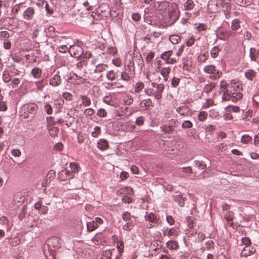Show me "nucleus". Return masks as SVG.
Segmentation results:
<instances>
[{"label":"nucleus","mask_w":259,"mask_h":259,"mask_svg":"<svg viewBox=\"0 0 259 259\" xmlns=\"http://www.w3.org/2000/svg\"><path fill=\"white\" fill-rule=\"evenodd\" d=\"M241 90H242V86L239 81L231 80L229 84V89H227L222 94V101L232 102L240 101L243 97V95L240 92Z\"/></svg>","instance_id":"1"},{"label":"nucleus","mask_w":259,"mask_h":259,"mask_svg":"<svg viewBox=\"0 0 259 259\" xmlns=\"http://www.w3.org/2000/svg\"><path fill=\"white\" fill-rule=\"evenodd\" d=\"M61 247L60 239L54 236L49 239L44 247V253L47 259H56V251Z\"/></svg>","instance_id":"2"},{"label":"nucleus","mask_w":259,"mask_h":259,"mask_svg":"<svg viewBox=\"0 0 259 259\" xmlns=\"http://www.w3.org/2000/svg\"><path fill=\"white\" fill-rule=\"evenodd\" d=\"M135 74V64L133 59L126 61L124 69L120 73V79L126 82H130Z\"/></svg>","instance_id":"3"},{"label":"nucleus","mask_w":259,"mask_h":259,"mask_svg":"<svg viewBox=\"0 0 259 259\" xmlns=\"http://www.w3.org/2000/svg\"><path fill=\"white\" fill-rule=\"evenodd\" d=\"M145 220L148 222L147 227L149 229L154 227H158L162 224L158 214L153 212L146 211L144 215Z\"/></svg>","instance_id":"4"},{"label":"nucleus","mask_w":259,"mask_h":259,"mask_svg":"<svg viewBox=\"0 0 259 259\" xmlns=\"http://www.w3.org/2000/svg\"><path fill=\"white\" fill-rule=\"evenodd\" d=\"M37 110L38 106L36 104L30 103L22 105L20 110V113L21 116H23L24 118L29 116L33 118Z\"/></svg>","instance_id":"5"},{"label":"nucleus","mask_w":259,"mask_h":259,"mask_svg":"<svg viewBox=\"0 0 259 259\" xmlns=\"http://www.w3.org/2000/svg\"><path fill=\"white\" fill-rule=\"evenodd\" d=\"M122 218L126 222L123 225V229L127 231L132 230L136 224V217L132 215L128 211H125L122 214Z\"/></svg>","instance_id":"6"},{"label":"nucleus","mask_w":259,"mask_h":259,"mask_svg":"<svg viewBox=\"0 0 259 259\" xmlns=\"http://www.w3.org/2000/svg\"><path fill=\"white\" fill-rule=\"evenodd\" d=\"M180 11L177 9L170 8L168 9L167 15L164 17V23L167 25L174 24L179 18Z\"/></svg>","instance_id":"7"},{"label":"nucleus","mask_w":259,"mask_h":259,"mask_svg":"<svg viewBox=\"0 0 259 259\" xmlns=\"http://www.w3.org/2000/svg\"><path fill=\"white\" fill-rule=\"evenodd\" d=\"M203 71L207 74H209V77L211 79L219 78L222 75V72L217 69L213 65H208L203 68Z\"/></svg>","instance_id":"8"},{"label":"nucleus","mask_w":259,"mask_h":259,"mask_svg":"<svg viewBox=\"0 0 259 259\" xmlns=\"http://www.w3.org/2000/svg\"><path fill=\"white\" fill-rule=\"evenodd\" d=\"M151 85L154 89V97L155 99L159 100L162 97V93L163 92L164 85L162 83L152 82Z\"/></svg>","instance_id":"9"},{"label":"nucleus","mask_w":259,"mask_h":259,"mask_svg":"<svg viewBox=\"0 0 259 259\" xmlns=\"http://www.w3.org/2000/svg\"><path fill=\"white\" fill-rule=\"evenodd\" d=\"M69 51L71 55L75 58H80L83 52V49L77 45L70 46Z\"/></svg>","instance_id":"10"},{"label":"nucleus","mask_w":259,"mask_h":259,"mask_svg":"<svg viewBox=\"0 0 259 259\" xmlns=\"http://www.w3.org/2000/svg\"><path fill=\"white\" fill-rule=\"evenodd\" d=\"M249 57L251 61L259 64V49L254 48H250Z\"/></svg>","instance_id":"11"},{"label":"nucleus","mask_w":259,"mask_h":259,"mask_svg":"<svg viewBox=\"0 0 259 259\" xmlns=\"http://www.w3.org/2000/svg\"><path fill=\"white\" fill-rule=\"evenodd\" d=\"M255 251V249L253 247L245 246L241 250V256L244 257L250 256L254 254Z\"/></svg>","instance_id":"12"},{"label":"nucleus","mask_w":259,"mask_h":259,"mask_svg":"<svg viewBox=\"0 0 259 259\" xmlns=\"http://www.w3.org/2000/svg\"><path fill=\"white\" fill-rule=\"evenodd\" d=\"M59 176L61 179L62 178L63 180H65L67 179L73 178L74 177V174L71 170L65 169L59 173Z\"/></svg>","instance_id":"13"},{"label":"nucleus","mask_w":259,"mask_h":259,"mask_svg":"<svg viewBox=\"0 0 259 259\" xmlns=\"http://www.w3.org/2000/svg\"><path fill=\"white\" fill-rule=\"evenodd\" d=\"M116 193L118 196L132 195L133 194V190L131 187H125L118 190Z\"/></svg>","instance_id":"14"},{"label":"nucleus","mask_w":259,"mask_h":259,"mask_svg":"<svg viewBox=\"0 0 259 259\" xmlns=\"http://www.w3.org/2000/svg\"><path fill=\"white\" fill-rule=\"evenodd\" d=\"M34 15V9L32 7L27 8L23 13V17L24 19L30 20L33 18Z\"/></svg>","instance_id":"15"},{"label":"nucleus","mask_w":259,"mask_h":259,"mask_svg":"<svg viewBox=\"0 0 259 259\" xmlns=\"http://www.w3.org/2000/svg\"><path fill=\"white\" fill-rule=\"evenodd\" d=\"M61 82L60 76L58 74H55L53 77L50 78L49 84L54 87L59 86Z\"/></svg>","instance_id":"16"},{"label":"nucleus","mask_w":259,"mask_h":259,"mask_svg":"<svg viewBox=\"0 0 259 259\" xmlns=\"http://www.w3.org/2000/svg\"><path fill=\"white\" fill-rule=\"evenodd\" d=\"M107 78L110 81H114L117 79L119 76L118 70H111L106 73Z\"/></svg>","instance_id":"17"},{"label":"nucleus","mask_w":259,"mask_h":259,"mask_svg":"<svg viewBox=\"0 0 259 259\" xmlns=\"http://www.w3.org/2000/svg\"><path fill=\"white\" fill-rule=\"evenodd\" d=\"M20 4L15 5L14 7H12L11 13L9 15L8 14V12L7 11V13L5 14L7 16L8 18L9 19H14L15 18V15L18 13L20 8Z\"/></svg>","instance_id":"18"},{"label":"nucleus","mask_w":259,"mask_h":259,"mask_svg":"<svg viewBox=\"0 0 259 259\" xmlns=\"http://www.w3.org/2000/svg\"><path fill=\"white\" fill-rule=\"evenodd\" d=\"M176 111L181 115L186 116L190 114V109L186 105L179 106L176 108Z\"/></svg>","instance_id":"19"},{"label":"nucleus","mask_w":259,"mask_h":259,"mask_svg":"<svg viewBox=\"0 0 259 259\" xmlns=\"http://www.w3.org/2000/svg\"><path fill=\"white\" fill-rule=\"evenodd\" d=\"M109 146L108 141L104 139H101L97 142V147L101 150H105L109 148Z\"/></svg>","instance_id":"20"},{"label":"nucleus","mask_w":259,"mask_h":259,"mask_svg":"<svg viewBox=\"0 0 259 259\" xmlns=\"http://www.w3.org/2000/svg\"><path fill=\"white\" fill-rule=\"evenodd\" d=\"M174 200L180 207H183L187 198L183 194H179L174 196Z\"/></svg>","instance_id":"21"},{"label":"nucleus","mask_w":259,"mask_h":259,"mask_svg":"<svg viewBox=\"0 0 259 259\" xmlns=\"http://www.w3.org/2000/svg\"><path fill=\"white\" fill-rule=\"evenodd\" d=\"M220 5H222L223 8H225L226 10L224 11L226 14H228L230 13V8L231 7V0H220Z\"/></svg>","instance_id":"22"},{"label":"nucleus","mask_w":259,"mask_h":259,"mask_svg":"<svg viewBox=\"0 0 259 259\" xmlns=\"http://www.w3.org/2000/svg\"><path fill=\"white\" fill-rule=\"evenodd\" d=\"M179 229L178 227H174L167 228V236L175 238L179 235Z\"/></svg>","instance_id":"23"},{"label":"nucleus","mask_w":259,"mask_h":259,"mask_svg":"<svg viewBox=\"0 0 259 259\" xmlns=\"http://www.w3.org/2000/svg\"><path fill=\"white\" fill-rule=\"evenodd\" d=\"M160 130L165 134H171L175 132V128L171 127L169 124H164L160 126Z\"/></svg>","instance_id":"24"},{"label":"nucleus","mask_w":259,"mask_h":259,"mask_svg":"<svg viewBox=\"0 0 259 259\" xmlns=\"http://www.w3.org/2000/svg\"><path fill=\"white\" fill-rule=\"evenodd\" d=\"M166 245L170 250H177L179 247L178 242L174 240L168 241Z\"/></svg>","instance_id":"25"},{"label":"nucleus","mask_w":259,"mask_h":259,"mask_svg":"<svg viewBox=\"0 0 259 259\" xmlns=\"http://www.w3.org/2000/svg\"><path fill=\"white\" fill-rule=\"evenodd\" d=\"M31 74L34 78L38 79L40 78L41 76L42 70L38 67H34L32 69Z\"/></svg>","instance_id":"26"},{"label":"nucleus","mask_w":259,"mask_h":259,"mask_svg":"<svg viewBox=\"0 0 259 259\" xmlns=\"http://www.w3.org/2000/svg\"><path fill=\"white\" fill-rule=\"evenodd\" d=\"M241 21L239 19H234L231 23V29L234 31H239L240 29Z\"/></svg>","instance_id":"27"},{"label":"nucleus","mask_w":259,"mask_h":259,"mask_svg":"<svg viewBox=\"0 0 259 259\" xmlns=\"http://www.w3.org/2000/svg\"><path fill=\"white\" fill-rule=\"evenodd\" d=\"M107 67V66L106 64L102 63L98 64L96 66L95 68L93 70L92 73H102V72L105 70Z\"/></svg>","instance_id":"28"},{"label":"nucleus","mask_w":259,"mask_h":259,"mask_svg":"<svg viewBox=\"0 0 259 259\" xmlns=\"http://www.w3.org/2000/svg\"><path fill=\"white\" fill-rule=\"evenodd\" d=\"M98 227L97 223L92 221L87 223V229L88 232H92Z\"/></svg>","instance_id":"29"},{"label":"nucleus","mask_w":259,"mask_h":259,"mask_svg":"<svg viewBox=\"0 0 259 259\" xmlns=\"http://www.w3.org/2000/svg\"><path fill=\"white\" fill-rule=\"evenodd\" d=\"M8 71L10 73V75H11L12 77L19 75L21 73V71L17 69L14 65H12Z\"/></svg>","instance_id":"30"},{"label":"nucleus","mask_w":259,"mask_h":259,"mask_svg":"<svg viewBox=\"0 0 259 259\" xmlns=\"http://www.w3.org/2000/svg\"><path fill=\"white\" fill-rule=\"evenodd\" d=\"M195 6V4L192 0H187L184 4V10L186 11H190L192 10Z\"/></svg>","instance_id":"31"},{"label":"nucleus","mask_w":259,"mask_h":259,"mask_svg":"<svg viewBox=\"0 0 259 259\" xmlns=\"http://www.w3.org/2000/svg\"><path fill=\"white\" fill-rule=\"evenodd\" d=\"M255 76L256 72L252 69L248 70L245 72V77L250 80H252Z\"/></svg>","instance_id":"32"},{"label":"nucleus","mask_w":259,"mask_h":259,"mask_svg":"<svg viewBox=\"0 0 259 259\" xmlns=\"http://www.w3.org/2000/svg\"><path fill=\"white\" fill-rule=\"evenodd\" d=\"M82 103L84 106H89L91 104V100L89 97L86 95H81L80 96Z\"/></svg>","instance_id":"33"},{"label":"nucleus","mask_w":259,"mask_h":259,"mask_svg":"<svg viewBox=\"0 0 259 259\" xmlns=\"http://www.w3.org/2000/svg\"><path fill=\"white\" fill-rule=\"evenodd\" d=\"M240 110L239 107L236 106L228 105L225 108V111L230 113L231 112L238 113L240 111Z\"/></svg>","instance_id":"34"},{"label":"nucleus","mask_w":259,"mask_h":259,"mask_svg":"<svg viewBox=\"0 0 259 259\" xmlns=\"http://www.w3.org/2000/svg\"><path fill=\"white\" fill-rule=\"evenodd\" d=\"M215 87V84L214 82H210L204 86L203 89V92L207 94L210 93L212 90Z\"/></svg>","instance_id":"35"},{"label":"nucleus","mask_w":259,"mask_h":259,"mask_svg":"<svg viewBox=\"0 0 259 259\" xmlns=\"http://www.w3.org/2000/svg\"><path fill=\"white\" fill-rule=\"evenodd\" d=\"M69 167L74 174L78 172L80 168L79 164L76 162L70 163Z\"/></svg>","instance_id":"36"},{"label":"nucleus","mask_w":259,"mask_h":259,"mask_svg":"<svg viewBox=\"0 0 259 259\" xmlns=\"http://www.w3.org/2000/svg\"><path fill=\"white\" fill-rule=\"evenodd\" d=\"M47 128L49 131V133L50 135L52 137H55L57 136V135L58 134V129L57 128L55 127L54 126H48Z\"/></svg>","instance_id":"37"},{"label":"nucleus","mask_w":259,"mask_h":259,"mask_svg":"<svg viewBox=\"0 0 259 259\" xmlns=\"http://www.w3.org/2000/svg\"><path fill=\"white\" fill-rule=\"evenodd\" d=\"M252 137L248 134H244L242 136L241 142L243 144H248L252 141Z\"/></svg>","instance_id":"38"},{"label":"nucleus","mask_w":259,"mask_h":259,"mask_svg":"<svg viewBox=\"0 0 259 259\" xmlns=\"http://www.w3.org/2000/svg\"><path fill=\"white\" fill-rule=\"evenodd\" d=\"M20 82V79L18 77H15L11 79V83L9 84L10 87H11L13 89L16 88L17 87L18 85Z\"/></svg>","instance_id":"39"},{"label":"nucleus","mask_w":259,"mask_h":259,"mask_svg":"<svg viewBox=\"0 0 259 259\" xmlns=\"http://www.w3.org/2000/svg\"><path fill=\"white\" fill-rule=\"evenodd\" d=\"M219 51L220 49L218 46L213 47L210 51L211 57L213 58H216L219 55Z\"/></svg>","instance_id":"40"},{"label":"nucleus","mask_w":259,"mask_h":259,"mask_svg":"<svg viewBox=\"0 0 259 259\" xmlns=\"http://www.w3.org/2000/svg\"><path fill=\"white\" fill-rule=\"evenodd\" d=\"M208 57V53L205 52L203 54H200L198 56L197 60L199 63L204 62Z\"/></svg>","instance_id":"41"},{"label":"nucleus","mask_w":259,"mask_h":259,"mask_svg":"<svg viewBox=\"0 0 259 259\" xmlns=\"http://www.w3.org/2000/svg\"><path fill=\"white\" fill-rule=\"evenodd\" d=\"M172 54V51L164 52L161 55V59L165 60L166 62L169 58V57H171Z\"/></svg>","instance_id":"42"},{"label":"nucleus","mask_w":259,"mask_h":259,"mask_svg":"<svg viewBox=\"0 0 259 259\" xmlns=\"http://www.w3.org/2000/svg\"><path fill=\"white\" fill-rule=\"evenodd\" d=\"M229 83H227L225 80H222L220 82V93H223V94L225 92V91L227 89H229Z\"/></svg>","instance_id":"43"},{"label":"nucleus","mask_w":259,"mask_h":259,"mask_svg":"<svg viewBox=\"0 0 259 259\" xmlns=\"http://www.w3.org/2000/svg\"><path fill=\"white\" fill-rule=\"evenodd\" d=\"M74 79V80H79V81L78 82L77 81L74 82V83H83L84 82V79H83L81 76L77 75L75 73H74L73 75L70 77V78H68V80L69 79Z\"/></svg>","instance_id":"44"},{"label":"nucleus","mask_w":259,"mask_h":259,"mask_svg":"<svg viewBox=\"0 0 259 259\" xmlns=\"http://www.w3.org/2000/svg\"><path fill=\"white\" fill-rule=\"evenodd\" d=\"M194 162L195 166L200 170L205 169L206 167V165L202 161L195 160Z\"/></svg>","instance_id":"45"},{"label":"nucleus","mask_w":259,"mask_h":259,"mask_svg":"<svg viewBox=\"0 0 259 259\" xmlns=\"http://www.w3.org/2000/svg\"><path fill=\"white\" fill-rule=\"evenodd\" d=\"M168 124L174 128L175 127H178V126L180 125V122L176 119H170L168 121Z\"/></svg>","instance_id":"46"},{"label":"nucleus","mask_w":259,"mask_h":259,"mask_svg":"<svg viewBox=\"0 0 259 259\" xmlns=\"http://www.w3.org/2000/svg\"><path fill=\"white\" fill-rule=\"evenodd\" d=\"M12 77L8 71H5L3 74V79L5 82L8 83L11 81Z\"/></svg>","instance_id":"47"},{"label":"nucleus","mask_w":259,"mask_h":259,"mask_svg":"<svg viewBox=\"0 0 259 259\" xmlns=\"http://www.w3.org/2000/svg\"><path fill=\"white\" fill-rule=\"evenodd\" d=\"M101 132V127L99 126H96L94 128V131L91 133V136L94 138H97Z\"/></svg>","instance_id":"48"},{"label":"nucleus","mask_w":259,"mask_h":259,"mask_svg":"<svg viewBox=\"0 0 259 259\" xmlns=\"http://www.w3.org/2000/svg\"><path fill=\"white\" fill-rule=\"evenodd\" d=\"M117 248L119 252V255L121 256L124 249V243L122 241H118L117 242Z\"/></svg>","instance_id":"49"},{"label":"nucleus","mask_w":259,"mask_h":259,"mask_svg":"<svg viewBox=\"0 0 259 259\" xmlns=\"http://www.w3.org/2000/svg\"><path fill=\"white\" fill-rule=\"evenodd\" d=\"M144 87V84L142 82H138L136 83L134 91L136 93L140 92Z\"/></svg>","instance_id":"50"},{"label":"nucleus","mask_w":259,"mask_h":259,"mask_svg":"<svg viewBox=\"0 0 259 259\" xmlns=\"http://www.w3.org/2000/svg\"><path fill=\"white\" fill-rule=\"evenodd\" d=\"M169 40L173 44H177L181 40V37L177 35H171L169 37Z\"/></svg>","instance_id":"51"},{"label":"nucleus","mask_w":259,"mask_h":259,"mask_svg":"<svg viewBox=\"0 0 259 259\" xmlns=\"http://www.w3.org/2000/svg\"><path fill=\"white\" fill-rule=\"evenodd\" d=\"M193 126L192 122L188 120H185L182 124V127L184 129L190 128Z\"/></svg>","instance_id":"52"},{"label":"nucleus","mask_w":259,"mask_h":259,"mask_svg":"<svg viewBox=\"0 0 259 259\" xmlns=\"http://www.w3.org/2000/svg\"><path fill=\"white\" fill-rule=\"evenodd\" d=\"M44 109L47 114L50 115L53 113V109L52 106L48 102L45 103Z\"/></svg>","instance_id":"53"},{"label":"nucleus","mask_w":259,"mask_h":259,"mask_svg":"<svg viewBox=\"0 0 259 259\" xmlns=\"http://www.w3.org/2000/svg\"><path fill=\"white\" fill-rule=\"evenodd\" d=\"M207 116V113L205 111H202L199 112L198 118L199 121H204Z\"/></svg>","instance_id":"54"},{"label":"nucleus","mask_w":259,"mask_h":259,"mask_svg":"<svg viewBox=\"0 0 259 259\" xmlns=\"http://www.w3.org/2000/svg\"><path fill=\"white\" fill-rule=\"evenodd\" d=\"M171 69L170 67H164L160 70V74L162 76H168L170 72Z\"/></svg>","instance_id":"55"},{"label":"nucleus","mask_w":259,"mask_h":259,"mask_svg":"<svg viewBox=\"0 0 259 259\" xmlns=\"http://www.w3.org/2000/svg\"><path fill=\"white\" fill-rule=\"evenodd\" d=\"M107 113L105 109L103 108H100L97 113V115L102 118L105 117L107 116Z\"/></svg>","instance_id":"56"},{"label":"nucleus","mask_w":259,"mask_h":259,"mask_svg":"<svg viewBox=\"0 0 259 259\" xmlns=\"http://www.w3.org/2000/svg\"><path fill=\"white\" fill-rule=\"evenodd\" d=\"M251 244V241L247 237H243L241 239V243L240 245H244L245 246H249Z\"/></svg>","instance_id":"57"},{"label":"nucleus","mask_w":259,"mask_h":259,"mask_svg":"<svg viewBox=\"0 0 259 259\" xmlns=\"http://www.w3.org/2000/svg\"><path fill=\"white\" fill-rule=\"evenodd\" d=\"M42 4H45V8L47 14L52 15L53 13V10L49 7V4L46 1H42Z\"/></svg>","instance_id":"58"},{"label":"nucleus","mask_w":259,"mask_h":259,"mask_svg":"<svg viewBox=\"0 0 259 259\" xmlns=\"http://www.w3.org/2000/svg\"><path fill=\"white\" fill-rule=\"evenodd\" d=\"M145 120V118L144 116H139L136 118L135 123L138 126L142 125L144 124Z\"/></svg>","instance_id":"59"},{"label":"nucleus","mask_w":259,"mask_h":259,"mask_svg":"<svg viewBox=\"0 0 259 259\" xmlns=\"http://www.w3.org/2000/svg\"><path fill=\"white\" fill-rule=\"evenodd\" d=\"M155 56V53L151 51L149 52L145 58L146 61L148 63H150L153 60Z\"/></svg>","instance_id":"60"},{"label":"nucleus","mask_w":259,"mask_h":259,"mask_svg":"<svg viewBox=\"0 0 259 259\" xmlns=\"http://www.w3.org/2000/svg\"><path fill=\"white\" fill-rule=\"evenodd\" d=\"M233 217V213L232 211H228L224 215V218L228 222L231 221Z\"/></svg>","instance_id":"61"},{"label":"nucleus","mask_w":259,"mask_h":259,"mask_svg":"<svg viewBox=\"0 0 259 259\" xmlns=\"http://www.w3.org/2000/svg\"><path fill=\"white\" fill-rule=\"evenodd\" d=\"M207 28V25L204 23H199L196 27L197 30L199 32L206 30Z\"/></svg>","instance_id":"62"},{"label":"nucleus","mask_w":259,"mask_h":259,"mask_svg":"<svg viewBox=\"0 0 259 259\" xmlns=\"http://www.w3.org/2000/svg\"><path fill=\"white\" fill-rule=\"evenodd\" d=\"M209 116L213 118H218L219 113L214 109L211 110L209 111Z\"/></svg>","instance_id":"63"},{"label":"nucleus","mask_w":259,"mask_h":259,"mask_svg":"<svg viewBox=\"0 0 259 259\" xmlns=\"http://www.w3.org/2000/svg\"><path fill=\"white\" fill-rule=\"evenodd\" d=\"M180 79L178 77H174L171 80V85L173 87H177L180 83Z\"/></svg>","instance_id":"64"}]
</instances>
